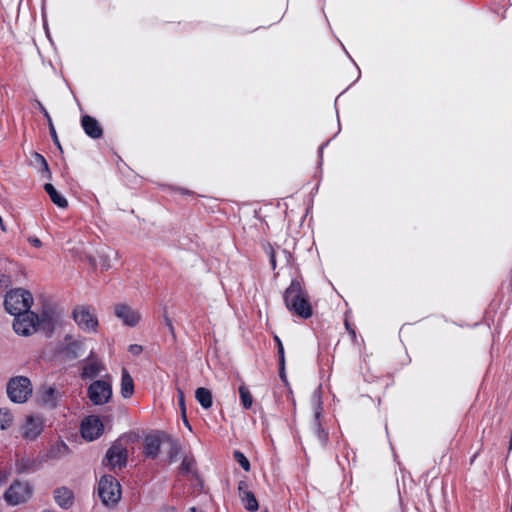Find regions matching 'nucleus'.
Listing matches in <instances>:
<instances>
[{
    "label": "nucleus",
    "instance_id": "nucleus-1",
    "mask_svg": "<svg viewBox=\"0 0 512 512\" xmlns=\"http://www.w3.org/2000/svg\"><path fill=\"white\" fill-rule=\"evenodd\" d=\"M284 303L289 312L307 319L313 314L308 292L299 279H293L283 295Z\"/></svg>",
    "mask_w": 512,
    "mask_h": 512
},
{
    "label": "nucleus",
    "instance_id": "nucleus-2",
    "mask_svg": "<svg viewBox=\"0 0 512 512\" xmlns=\"http://www.w3.org/2000/svg\"><path fill=\"white\" fill-rule=\"evenodd\" d=\"M33 304L32 294L25 289L17 288L9 291L5 296V309L15 317L30 312Z\"/></svg>",
    "mask_w": 512,
    "mask_h": 512
},
{
    "label": "nucleus",
    "instance_id": "nucleus-3",
    "mask_svg": "<svg viewBox=\"0 0 512 512\" xmlns=\"http://www.w3.org/2000/svg\"><path fill=\"white\" fill-rule=\"evenodd\" d=\"M33 387L29 378L17 376L7 384V395L14 403H25L32 395Z\"/></svg>",
    "mask_w": 512,
    "mask_h": 512
},
{
    "label": "nucleus",
    "instance_id": "nucleus-4",
    "mask_svg": "<svg viewBox=\"0 0 512 512\" xmlns=\"http://www.w3.org/2000/svg\"><path fill=\"white\" fill-rule=\"evenodd\" d=\"M98 495L106 506L116 504L121 498L119 482L111 475H104L98 483Z\"/></svg>",
    "mask_w": 512,
    "mask_h": 512
},
{
    "label": "nucleus",
    "instance_id": "nucleus-5",
    "mask_svg": "<svg viewBox=\"0 0 512 512\" xmlns=\"http://www.w3.org/2000/svg\"><path fill=\"white\" fill-rule=\"evenodd\" d=\"M112 397L111 377L93 381L88 387V398L94 405H104Z\"/></svg>",
    "mask_w": 512,
    "mask_h": 512
},
{
    "label": "nucleus",
    "instance_id": "nucleus-6",
    "mask_svg": "<svg viewBox=\"0 0 512 512\" xmlns=\"http://www.w3.org/2000/svg\"><path fill=\"white\" fill-rule=\"evenodd\" d=\"M314 418L311 422V433L314 441L320 446L325 447L328 441V432L323 429L321 424L322 402L318 395L313 396Z\"/></svg>",
    "mask_w": 512,
    "mask_h": 512
},
{
    "label": "nucleus",
    "instance_id": "nucleus-7",
    "mask_svg": "<svg viewBox=\"0 0 512 512\" xmlns=\"http://www.w3.org/2000/svg\"><path fill=\"white\" fill-rule=\"evenodd\" d=\"M72 315L80 329L86 332H95L97 330L99 325L98 319L89 306H76Z\"/></svg>",
    "mask_w": 512,
    "mask_h": 512
},
{
    "label": "nucleus",
    "instance_id": "nucleus-8",
    "mask_svg": "<svg viewBox=\"0 0 512 512\" xmlns=\"http://www.w3.org/2000/svg\"><path fill=\"white\" fill-rule=\"evenodd\" d=\"M36 322L37 314L34 312L17 315L13 322V329L20 336H30L38 330Z\"/></svg>",
    "mask_w": 512,
    "mask_h": 512
},
{
    "label": "nucleus",
    "instance_id": "nucleus-9",
    "mask_svg": "<svg viewBox=\"0 0 512 512\" xmlns=\"http://www.w3.org/2000/svg\"><path fill=\"white\" fill-rule=\"evenodd\" d=\"M31 495L30 486L27 483L14 482L4 494V499L10 505H18L25 502Z\"/></svg>",
    "mask_w": 512,
    "mask_h": 512
},
{
    "label": "nucleus",
    "instance_id": "nucleus-10",
    "mask_svg": "<svg viewBox=\"0 0 512 512\" xmlns=\"http://www.w3.org/2000/svg\"><path fill=\"white\" fill-rule=\"evenodd\" d=\"M44 421L41 416L29 415L21 426V435L24 439L35 440L43 431Z\"/></svg>",
    "mask_w": 512,
    "mask_h": 512
},
{
    "label": "nucleus",
    "instance_id": "nucleus-11",
    "mask_svg": "<svg viewBox=\"0 0 512 512\" xmlns=\"http://www.w3.org/2000/svg\"><path fill=\"white\" fill-rule=\"evenodd\" d=\"M103 431V424L96 416H89L81 424V434L89 441L97 439Z\"/></svg>",
    "mask_w": 512,
    "mask_h": 512
},
{
    "label": "nucleus",
    "instance_id": "nucleus-12",
    "mask_svg": "<svg viewBox=\"0 0 512 512\" xmlns=\"http://www.w3.org/2000/svg\"><path fill=\"white\" fill-rule=\"evenodd\" d=\"M105 459L112 469L122 468L127 462V450L121 444H114L108 449Z\"/></svg>",
    "mask_w": 512,
    "mask_h": 512
},
{
    "label": "nucleus",
    "instance_id": "nucleus-13",
    "mask_svg": "<svg viewBox=\"0 0 512 512\" xmlns=\"http://www.w3.org/2000/svg\"><path fill=\"white\" fill-rule=\"evenodd\" d=\"M58 317L59 315L54 309L50 307L44 308L39 315L37 314L36 324L38 329L50 335L54 330Z\"/></svg>",
    "mask_w": 512,
    "mask_h": 512
},
{
    "label": "nucleus",
    "instance_id": "nucleus-14",
    "mask_svg": "<svg viewBox=\"0 0 512 512\" xmlns=\"http://www.w3.org/2000/svg\"><path fill=\"white\" fill-rule=\"evenodd\" d=\"M167 434L158 432L145 437L144 453L146 456L156 458L159 454L160 447L165 445Z\"/></svg>",
    "mask_w": 512,
    "mask_h": 512
},
{
    "label": "nucleus",
    "instance_id": "nucleus-15",
    "mask_svg": "<svg viewBox=\"0 0 512 512\" xmlns=\"http://www.w3.org/2000/svg\"><path fill=\"white\" fill-rule=\"evenodd\" d=\"M115 315L125 325L130 327L136 326L141 319L140 313L126 304H117L115 306Z\"/></svg>",
    "mask_w": 512,
    "mask_h": 512
},
{
    "label": "nucleus",
    "instance_id": "nucleus-16",
    "mask_svg": "<svg viewBox=\"0 0 512 512\" xmlns=\"http://www.w3.org/2000/svg\"><path fill=\"white\" fill-rule=\"evenodd\" d=\"M104 370V365L98 359H94L92 353L83 365L81 377L83 379H92L98 376Z\"/></svg>",
    "mask_w": 512,
    "mask_h": 512
},
{
    "label": "nucleus",
    "instance_id": "nucleus-17",
    "mask_svg": "<svg viewBox=\"0 0 512 512\" xmlns=\"http://www.w3.org/2000/svg\"><path fill=\"white\" fill-rule=\"evenodd\" d=\"M81 124H82V127L85 131V133L93 138V139H98L102 136L103 134V130H102V127L100 126L99 122L89 116V115H85L82 117L81 119Z\"/></svg>",
    "mask_w": 512,
    "mask_h": 512
},
{
    "label": "nucleus",
    "instance_id": "nucleus-18",
    "mask_svg": "<svg viewBox=\"0 0 512 512\" xmlns=\"http://www.w3.org/2000/svg\"><path fill=\"white\" fill-rule=\"evenodd\" d=\"M65 340L67 341V344L62 349L64 356L69 360L78 358L83 351V342L79 340H73L69 335L65 337Z\"/></svg>",
    "mask_w": 512,
    "mask_h": 512
},
{
    "label": "nucleus",
    "instance_id": "nucleus-19",
    "mask_svg": "<svg viewBox=\"0 0 512 512\" xmlns=\"http://www.w3.org/2000/svg\"><path fill=\"white\" fill-rule=\"evenodd\" d=\"M54 499L61 508L68 509L74 503V494L67 487H60L54 491Z\"/></svg>",
    "mask_w": 512,
    "mask_h": 512
},
{
    "label": "nucleus",
    "instance_id": "nucleus-20",
    "mask_svg": "<svg viewBox=\"0 0 512 512\" xmlns=\"http://www.w3.org/2000/svg\"><path fill=\"white\" fill-rule=\"evenodd\" d=\"M39 401L50 407L54 408L57 405V399H58V392L54 387L51 386H44L42 387L39 392Z\"/></svg>",
    "mask_w": 512,
    "mask_h": 512
},
{
    "label": "nucleus",
    "instance_id": "nucleus-21",
    "mask_svg": "<svg viewBox=\"0 0 512 512\" xmlns=\"http://www.w3.org/2000/svg\"><path fill=\"white\" fill-rule=\"evenodd\" d=\"M134 392V382L129 372L126 369H122L121 377V395L124 398H129Z\"/></svg>",
    "mask_w": 512,
    "mask_h": 512
},
{
    "label": "nucleus",
    "instance_id": "nucleus-22",
    "mask_svg": "<svg viewBox=\"0 0 512 512\" xmlns=\"http://www.w3.org/2000/svg\"><path fill=\"white\" fill-rule=\"evenodd\" d=\"M44 189L55 205L60 208H66L68 206L66 198L61 195L51 183H46Z\"/></svg>",
    "mask_w": 512,
    "mask_h": 512
},
{
    "label": "nucleus",
    "instance_id": "nucleus-23",
    "mask_svg": "<svg viewBox=\"0 0 512 512\" xmlns=\"http://www.w3.org/2000/svg\"><path fill=\"white\" fill-rule=\"evenodd\" d=\"M195 398L204 409H209L212 406V394L211 391L200 387L195 392Z\"/></svg>",
    "mask_w": 512,
    "mask_h": 512
},
{
    "label": "nucleus",
    "instance_id": "nucleus-24",
    "mask_svg": "<svg viewBox=\"0 0 512 512\" xmlns=\"http://www.w3.org/2000/svg\"><path fill=\"white\" fill-rule=\"evenodd\" d=\"M164 446H167V448H168L167 453H168L169 461L173 462L176 459V457L178 456V454L180 453L179 444L177 443V441H175L173 438H171L169 435H167L166 439H165Z\"/></svg>",
    "mask_w": 512,
    "mask_h": 512
},
{
    "label": "nucleus",
    "instance_id": "nucleus-25",
    "mask_svg": "<svg viewBox=\"0 0 512 512\" xmlns=\"http://www.w3.org/2000/svg\"><path fill=\"white\" fill-rule=\"evenodd\" d=\"M14 417L7 408H0V430H6L13 424Z\"/></svg>",
    "mask_w": 512,
    "mask_h": 512
},
{
    "label": "nucleus",
    "instance_id": "nucleus-26",
    "mask_svg": "<svg viewBox=\"0 0 512 512\" xmlns=\"http://www.w3.org/2000/svg\"><path fill=\"white\" fill-rule=\"evenodd\" d=\"M239 394H240V399H241V403H242L243 407L245 409L251 408V406L253 404V397H252L249 389L245 385H241L239 387Z\"/></svg>",
    "mask_w": 512,
    "mask_h": 512
},
{
    "label": "nucleus",
    "instance_id": "nucleus-27",
    "mask_svg": "<svg viewBox=\"0 0 512 512\" xmlns=\"http://www.w3.org/2000/svg\"><path fill=\"white\" fill-rule=\"evenodd\" d=\"M69 452V447L63 442L56 443L50 450L49 454L52 458H61Z\"/></svg>",
    "mask_w": 512,
    "mask_h": 512
},
{
    "label": "nucleus",
    "instance_id": "nucleus-28",
    "mask_svg": "<svg viewBox=\"0 0 512 512\" xmlns=\"http://www.w3.org/2000/svg\"><path fill=\"white\" fill-rule=\"evenodd\" d=\"M244 506L249 511H256L259 508L258 501L256 500L253 492L246 493V496L240 497Z\"/></svg>",
    "mask_w": 512,
    "mask_h": 512
},
{
    "label": "nucleus",
    "instance_id": "nucleus-29",
    "mask_svg": "<svg viewBox=\"0 0 512 512\" xmlns=\"http://www.w3.org/2000/svg\"><path fill=\"white\" fill-rule=\"evenodd\" d=\"M234 458L245 471L250 470L249 460L245 457V455L242 452L235 451Z\"/></svg>",
    "mask_w": 512,
    "mask_h": 512
},
{
    "label": "nucleus",
    "instance_id": "nucleus-30",
    "mask_svg": "<svg viewBox=\"0 0 512 512\" xmlns=\"http://www.w3.org/2000/svg\"><path fill=\"white\" fill-rule=\"evenodd\" d=\"M34 159H35L36 164H38L40 166V169L42 171L46 172L48 174V177H50L49 167H48V164H47V161L45 160V158L41 154L35 153Z\"/></svg>",
    "mask_w": 512,
    "mask_h": 512
},
{
    "label": "nucleus",
    "instance_id": "nucleus-31",
    "mask_svg": "<svg viewBox=\"0 0 512 512\" xmlns=\"http://www.w3.org/2000/svg\"><path fill=\"white\" fill-rule=\"evenodd\" d=\"M274 340L277 344V347H278V355H279V363H280V368L281 370L284 369V364H285V357H284V347H283V344L280 340V338L278 336H275L274 337Z\"/></svg>",
    "mask_w": 512,
    "mask_h": 512
},
{
    "label": "nucleus",
    "instance_id": "nucleus-32",
    "mask_svg": "<svg viewBox=\"0 0 512 512\" xmlns=\"http://www.w3.org/2000/svg\"><path fill=\"white\" fill-rule=\"evenodd\" d=\"M48 125H49L50 135H51V137L53 139L54 144L58 147V149L62 150L60 141L58 139V136H57V133H56V130H55V127L53 125V122L50 121V123H48Z\"/></svg>",
    "mask_w": 512,
    "mask_h": 512
},
{
    "label": "nucleus",
    "instance_id": "nucleus-33",
    "mask_svg": "<svg viewBox=\"0 0 512 512\" xmlns=\"http://www.w3.org/2000/svg\"><path fill=\"white\" fill-rule=\"evenodd\" d=\"M238 491H239V496L240 497L246 496V493H251L252 492V491L249 490L248 482L243 481V480L238 483Z\"/></svg>",
    "mask_w": 512,
    "mask_h": 512
},
{
    "label": "nucleus",
    "instance_id": "nucleus-34",
    "mask_svg": "<svg viewBox=\"0 0 512 512\" xmlns=\"http://www.w3.org/2000/svg\"><path fill=\"white\" fill-rule=\"evenodd\" d=\"M266 252L269 254L270 263H271L272 269L274 270L276 268L275 250L270 244H268V247L266 248Z\"/></svg>",
    "mask_w": 512,
    "mask_h": 512
},
{
    "label": "nucleus",
    "instance_id": "nucleus-35",
    "mask_svg": "<svg viewBox=\"0 0 512 512\" xmlns=\"http://www.w3.org/2000/svg\"><path fill=\"white\" fill-rule=\"evenodd\" d=\"M193 459H190L188 457L184 458L182 463H181V466H180V469L183 471V472H189L193 466Z\"/></svg>",
    "mask_w": 512,
    "mask_h": 512
},
{
    "label": "nucleus",
    "instance_id": "nucleus-36",
    "mask_svg": "<svg viewBox=\"0 0 512 512\" xmlns=\"http://www.w3.org/2000/svg\"><path fill=\"white\" fill-rule=\"evenodd\" d=\"M36 105L39 108V110L41 111V114H43V116L47 120V122L50 123V121H52V119H51V116H50L49 112L47 111V109L43 106V104L39 100H36Z\"/></svg>",
    "mask_w": 512,
    "mask_h": 512
},
{
    "label": "nucleus",
    "instance_id": "nucleus-37",
    "mask_svg": "<svg viewBox=\"0 0 512 512\" xmlns=\"http://www.w3.org/2000/svg\"><path fill=\"white\" fill-rule=\"evenodd\" d=\"M128 350L133 355H139L142 352L143 348L141 345L132 344L129 346Z\"/></svg>",
    "mask_w": 512,
    "mask_h": 512
},
{
    "label": "nucleus",
    "instance_id": "nucleus-38",
    "mask_svg": "<svg viewBox=\"0 0 512 512\" xmlns=\"http://www.w3.org/2000/svg\"><path fill=\"white\" fill-rule=\"evenodd\" d=\"M178 401L181 407L182 413L185 414V404H184V393L181 390H178Z\"/></svg>",
    "mask_w": 512,
    "mask_h": 512
},
{
    "label": "nucleus",
    "instance_id": "nucleus-39",
    "mask_svg": "<svg viewBox=\"0 0 512 512\" xmlns=\"http://www.w3.org/2000/svg\"><path fill=\"white\" fill-rule=\"evenodd\" d=\"M29 243L31 245H33L34 247H40L42 245L40 239H38L37 237H30L29 238Z\"/></svg>",
    "mask_w": 512,
    "mask_h": 512
},
{
    "label": "nucleus",
    "instance_id": "nucleus-40",
    "mask_svg": "<svg viewBox=\"0 0 512 512\" xmlns=\"http://www.w3.org/2000/svg\"><path fill=\"white\" fill-rule=\"evenodd\" d=\"M164 318H165V323H166V325H167V327H168L169 331H170L171 333H174V327H173L172 321H171V320H170V318H169V317H167V316H165Z\"/></svg>",
    "mask_w": 512,
    "mask_h": 512
},
{
    "label": "nucleus",
    "instance_id": "nucleus-41",
    "mask_svg": "<svg viewBox=\"0 0 512 512\" xmlns=\"http://www.w3.org/2000/svg\"><path fill=\"white\" fill-rule=\"evenodd\" d=\"M160 512H176V509L171 506H166V507H163Z\"/></svg>",
    "mask_w": 512,
    "mask_h": 512
},
{
    "label": "nucleus",
    "instance_id": "nucleus-42",
    "mask_svg": "<svg viewBox=\"0 0 512 512\" xmlns=\"http://www.w3.org/2000/svg\"><path fill=\"white\" fill-rule=\"evenodd\" d=\"M0 228H1V230H2L3 232H5V231H6V227L4 226L3 219H2V217H1V216H0Z\"/></svg>",
    "mask_w": 512,
    "mask_h": 512
},
{
    "label": "nucleus",
    "instance_id": "nucleus-43",
    "mask_svg": "<svg viewBox=\"0 0 512 512\" xmlns=\"http://www.w3.org/2000/svg\"><path fill=\"white\" fill-rule=\"evenodd\" d=\"M6 480V476L3 475V476H0V486L5 482Z\"/></svg>",
    "mask_w": 512,
    "mask_h": 512
},
{
    "label": "nucleus",
    "instance_id": "nucleus-44",
    "mask_svg": "<svg viewBox=\"0 0 512 512\" xmlns=\"http://www.w3.org/2000/svg\"><path fill=\"white\" fill-rule=\"evenodd\" d=\"M187 512H201V511H199V510H198L197 508H195V507H191V508H189V510H188Z\"/></svg>",
    "mask_w": 512,
    "mask_h": 512
},
{
    "label": "nucleus",
    "instance_id": "nucleus-45",
    "mask_svg": "<svg viewBox=\"0 0 512 512\" xmlns=\"http://www.w3.org/2000/svg\"><path fill=\"white\" fill-rule=\"evenodd\" d=\"M103 267H104L105 269H108V268H109V264H107L106 262H104Z\"/></svg>",
    "mask_w": 512,
    "mask_h": 512
}]
</instances>
